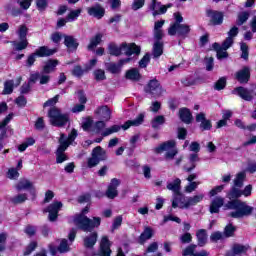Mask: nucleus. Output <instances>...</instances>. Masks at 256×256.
Listing matches in <instances>:
<instances>
[{"label":"nucleus","mask_w":256,"mask_h":256,"mask_svg":"<svg viewBox=\"0 0 256 256\" xmlns=\"http://www.w3.org/2000/svg\"><path fill=\"white\" fill-rule=\"evenodd\" d=\"M223 211H232L228 214V217L232 219H243V217H249L253 215V206H249L247 202L241 200H230L225 203V198L217 196L210 203L209 211L212 215Z\"/></svg>","instance_id":"f257e3e1"},{"label":"nucleus","mask_w":256,"mask_h":256,"mask_svg":"<svg viewBox=\"0 0 256 256\" xmlns=\"http://www.w3.org/2000/svg\"><path fill=\"white\" fill-rule=\"evenodd\" d=\"M87 213H89V207H85L82 212L74 218V224L80 231H83V233H91V231H95V229L101 227V217L95 216L91 219L85 215Z\"/></svg>","instance_id":"f03ea898"},{"label":"nucleus","mask_w":256,"mask_h":256,"mask_svg":"<svg viewBox=\"0 0 256 256\" xmlns=\"http://www.w3.org/2000/svg\"><path fill=\"white\" fill-rule=\"evenodd\" d=\"M145 123V114L140 113L136 119L134 120H127L123 125H112L109 128H107L104 132H102V137H109V135H113V133H119L121 129L124 131H127V129L131 127H139L140 125H143Z\"/></svg>","instance_id":"7ed1b4c3"},{"label":"nucleus","mask_w":256,"mask_h":256,"mask_svg":"<svg viewBox=\"0 0 256 256\" xmlns=\"http://www.w3.org/2000/svg\"><path fill=\"white\" fill-rule=\"evenodd\" d=\"M48 119L52 127L63 128L70 123L71 117L69 113H62L61 109L53 106L48 111Z\"/></svg>","instance_id":"20e7f679"},{"label":"nucleus","mask_w":256,"mask_h":256,"mask_svg":"<svg viewBox=\"0 0 256 256\" xmlns=\"http://www.w3.org/2000/svg\"><path fill=\"white\" fill-rule=\"evenodd\" d=\"M57 53V48H49L47 46H40L34 53L30 54L26 60V66L33 67L37 61V57H51Z\"/></svg>","instance_id":"39448f33"},{"label":"nucleus","mask_w":256,"mask_h":256,"mask_svg":"<svg viewBox=\"0 0 256 256\" xmlns=\"http://www.w3.org/2000/svg\"><path fill=\"white\" fill-rule=\"evenodd\" d=\"M101 161H107V152L101 146H96L92 149L91 157L87 159L88 169L97 167Z\"/></svg>","instance_id":"423d86ee"},{"label":"nucleus","mask_w":256,"mask_h":256,"mask_svg":"<svg viewBox=\"0 0 256 256\" xmlns=\"http://www.w3.org/2000/svg\"><path fill=\"white\" fill-rule=\"evenodd\" d=\"M176 145L177 143L175 142V140H168L157 146L155 148V153L159 154L163 153V151H167L165 154L166 159H175V156L177 155V153H179V151L175 149Z\"/></svg>","instance_id":"0eeeda50"},{"label":"nucleus","mask_w":256,"mask_h":256,"mask_svg":"<svg viewBox=\"0 0 256 256\" xmlns=\"http://www.w3.org/2000/svg\"><path fill=\"white\" fill-rule=\"evenodd\" d=\"M29 33V28L27 25L22 24L19 26L17 35L19 37V42H13L16 51H23L26 47H29V41L27 40V35Z\"/></svg>","instance_id":"6e6552de"},{"label":"nucleus","mask_w":256,"mask_h":256,"mask_svg":"<svg viewBox=\"0 0 256 256\" xmlns=\"http://www.w3.org/2000/svg\"><path fill=\"white\" fill-rule=\"evenodd\" d=\"M144 91L152 97H161V95H163V86L161 85V82L157 80V78H153L148 81L144 87Z\"/></svg>","instance_id":"1a4fd4ad"},{"label":"nucleus","mask_w":256,"mask_h":256,"mask_svg":"<svg viewBox=\"0 0 256 256\" xmlns=\"http://www.w3.org/2000/svg\"><path fill=\"white\" fill-rule=\"evenodd\" d=\"M206 16L209 18V25L212 27L223 25V21H225V13L223 11L209 9L206 11Z\"/></svg>","instance_id":"9d476101"},{"label":"nucleus","mask_w":256,"mask_h":256,"mask_svg":"<svg viewBox=\"0 0 256 256\" xmlns=\"http://www.w3.org/2000/svg\"><path fill=\"white\" fill-rule=\"evenodd\" d=\"M18 5H20V9L27 11L29 7H31V3L33 0H15ZM36 7L38 11H45L49 7V0H36Z\"/></svg>","instance_id":"9b49d317"},{"label":"nucleus","mask_w":256,"mask_h":256,"mask_svg":"<svg viewBox=\"0 0 256 256\" xmlns=\"http://www.w3.org/2000/svg\"><path fill=\"white\" fill-rule=\"evenodd\" d=\"M189 33H191V26L188 24H180L176 26L174 30H172V28H168V35L171 37L177 35L178 37H181V39H187V37H189Z\"/></svg>","instance_id":"f8f14e48"},{"label":"nucleus","mask_w":256,"mask_h":256,"mask_svg":"<svg viewBox=\"0 0 256 256\" xmlns=\"http://www.w3.org/2000/svg\"><path fill=\"white\" fill-rule=\"evenodd\" d=\"M250 248L249 244L243 245L240 243H234L231 249L226 251L225 256L247 255V251H249Z\"/></svg>","instance_id":"ddd939ff"},{"label":"nucleus","mask_w":256,"mask_h":256,"mask_svg":"<svg viewBox=\"0 0 256 256\" xmlns=\"http://www.w3.org/2000/svg\"><path fill=\"white\" fill-rule=\"evenodd\" d=\"M112 253L113 251L111 250V240H109V236H102L98 250V255L111 256Z\"/></svg>","instance_id":"4468645a"},{"label":"nucleus","mask_w":256,"mask_h":256,"mask_svg":"<svg viewBox=\"0 0 256 256\" xmlns=\"http://www.w3.org/2000/svg\"><path fill=\"white\" fill-rule=\"evenodd\" d=\"M17 191H25L28 190L30 195L33 196V198L37 197V190L35 189V186H33V182L29 181L28 179L20 180L16 184Z\"/></svg>","instance_id":"2eb2a0df"},{"label":"nucleus","mask_w":256,"mask_h":256,"mask_svg":"<svg viewBox=\"0 0 256 256\" xmlns=\"http://www.w3.org/2000/svg\"><path fill=\"white\" fill-rule=\"evenodd\" d=\"M196 123H200L199 128L201 131H211L213 129V123H211L210 119H207L203 112L196 115Z\"/></svg>","instance_id":"dca6fc26"},{"label":"nucleus","mask_w":256,"mask_h":256,"mask_svg":"<svg viewBox=\"0 0 256 256\" xmlns=\"http://www.w3.org/2000/svg\"><path fill=\"white\" fill-rule=\"evenodd\" d=\"M62 37L64 38V45L67 47L69 53H74V51L79 49V41H77L75 36L63 34Z\"/></svg>","instance_id":"f3484780"},{"label":"nucleus","mask_w":256,"mask_h":256,"mask_svg":"<svg viewBox=\"0 0 256 256\" xmlns=\"http://www.w3.org/2000/svg\"><path fill=\"white\" fill-rule=\"evenodd\" d=\"M87 13L90 17H94V19H103L105 17V8L97 3L94 6L89 7Z\"/></svg>","instance_id":"a211bd4d"},{"label":"nucleus","mask_w":256,"mask_h":256,"mask_svg":"<svg viewBox=\"0 0 256 256\" xmlns=\"http://www.w3.org/2000/svg\"><path fill=\"white\" fill-rule=\"evenodd\" d=\"M235 79L241 85L249 83V80L251 79V70L249 67L245 66L243 69L237 71L235 74Z\"/></svg>","instance_id":"6ab92c4d"},{"label":"nucleus","mask_w":256,"mask_h":256,"mask_svg":"<svg viewBox=\"0 0 256 256\" xmlns=\"http://www.w3.org/2000/svg\"><path fill=\"white\" fill-rule=\"evenodd\" d=\"M125 47H127L126 42L120 44V46H117L115 42H111L108 44L109 55H111L112 57H121V55H123V52L125 51Z\"/></svg>","instance_id":"aec40b11"},{"label":"nucleus","mask_w":256,"mask_h":256,"mask_svg":"<svg viewBox=\"0 0 256 256\" xmlns=\"http://www.w3.org/2000/svg\"><path fill=\"white\" fill-rule=\"evenodd\" d=\"M121 185V181L117 178H113L108 185V188L106 190V196L108 199H115L119 195V192L117 191V187Z\"/></svg>","instance_id":"412c9836"},{"label":"nucleus","mask_w":256,"mask_h":256,"mask_svg":"<svg viewBox=\"0 0 256 256\" xmlns=\"http://www.w3.org/2000/svg\"><path fill=\"white\" fill-rule=\"evenodd\" d=\"M94 113L101 121H111V109L107 105L98 107Z\"/></svg>","instance_id":"4be33fe9"},{"label":"nucleus","mask_w":256,"mask_h":256,"mask_svg":"<svg viewBox=\"0 0 256 256\" xmlns=\"http://www.w3.org/2000/svg\"><path fill=\"white\" fill-rule=\"evenodd\" d=\"M97 239H99V233L97 231H91L90 235L84 237L83 245L85 249H93L97 245Z\"/></svg>","instance_id":"5701e85b"},{"label":"nucleus","mask_w":256,"mask_h":256,"mask_svg":"<svg viewBox=\"0 0 256 256\" xmlns=\"http://www.w3.org/2000/svg\"><path fill=\"white\" fill-rule=\"evenodd\" d=\"M232 95H238L244 101H253V95L251 92L243 86H238L232 90Z\"/></svg>","instance_id":"b1692460"},{"label":"nucleus","mask_w":256,"mask_h":256,"mask_svg":"<svg viewBox=\"0 0 256 256\" xmlns=\"http://www.w3.org/2000/svg\"><path fill=\"white\" fill-rule=\"evenodd\" d=\"M179 119L182 121V123L191 125V123H193V113H191V110L187 107L180 108Z\"/></svg>","instance_id":"393cba45"},{"label":"nucleus","mask_w":256,"mask_h":256,"mask_svg":"<svg viewBox=\"0 0 256 256\" xmlns=\"http://www.w3.org/2000/svg\"><path fill=\"white\" fill-rule=\"evenodd\" d=\"M153 228L151 226H145L143 232L138 237V243L139 245H145L149 239L153 238L154 235Z\"/></svg>","instance_id":"a878e982"},{"label":"nucleus","mask_w":256,"mask_h":256,"mask_svg":"<svg viewBox=\"0 0 256 256\" xmlns=\"http://www.w3.org/2000/svg\"><path fill=\"white\" fill-rule=\"evenodd\" d=\"M124 54L126 57H131V55H141V46H137L135 43H126V47H124Z\"/></svg>","instance_id":"bb28decb"},{"label":"nucleus","mask_w":256,"mask_h":256,"mask_svg":"<svg viewBox=\"0 0 256 256\" xmlns=\"http://www.w3.org/2000/svg\"><path fill=\"white\" fill-rule=\"evenodd\" d=\"M166 188L169 191H173L174 195H179V197L183 195V193H181V179L179 178H176L173 182H169Z\"/></svg>","instance_id":"cd10ccee"},{"label":"nucleus","mask_w":256,"mask_h":256,"mask_svg":"<svg viewBox=\"0 0 256 256\" xmlns=\"http://www.w3.org/2000/svg\"><path fill=\"white\" fill-rule=\"evenodd\" d=\"M57 65H59V60L57 59H49L46 64L42 68V73L45 75H49V73H53L55 71Z\"/></svg>","instance_id":"c85d7f7f"},{"label":"nucleus","mask_w":256,"mask_h":256,"mask_svg":"<svg viewBox=\"0 0 256 256\" xmlns=\"http://www.w3.org/2000/svg\"><path fill=\"white\" fill-rule=\"evenodd\" d=\"M141 77V72H139V69L137 68H131L125 73V79H128L129 81H141Z\"/></svg>","instance_id":"c756f323"},{"label":"nucleus","mask_w":256,"mask_h":256,"mask_svg":"<svg viewBox=\"0 0 256 256\" xmlns=\"http://www.w3.org/2000/svg\"><path fill=\"white\" fill-rule=\"evenodd\" d=\"M58 143H59V146L56 149V151H60V152H64V153L67 151V149H69V146L71 145L67 139V136L63 133L60 134Z\"/></svg>","instance_id":"7c9ffc66"},{"label":"nucleus","mask_w":256,"mask_h":256,"mask_svg":"<svg viewBox=\"0 0 256 256\" xmlns=\"http://www.w3.org/2000/svg\"><path fill=\"white\" fill-rule=\"evenodd\" d=\"M196 238L198 247H205V245H207V230L199 229L196 232Z\"/></svg>","instance_id":"2f4dec72"},{"label":"nucleus","mask_w":256,"mask_h":256,"mask_svg":"<svg viewBox=\"0 0 256 256\" xmlns=\"http://www.w3.org/2000/svg\"><path fill=\"white\" fill-rule=\"evenodd\" d=\"M103 39V34L97 33L94 37L90 39V43L87 46L88 51H95V47L101 44Z\"/></svg>","instance_id":"473e14b6"},{"label":"nucleus","mask_w":256,"mask_h":256,"mask_svg":"<svg viewBox=\"0 0 256 256\" xmlns=\"http://www.w3.org/2000/svg\"><path fill=\"white\" fill-rule=\"evenodd\" d=\"M61 209H63V202L54 201L44 209V213H47V211H51L52 213H56L57 215H59Z\"/></svg>","instance_id":"72a5a7b5"},{"label":"nucleus","mask_w":256,"mask_h":256,"mask_svg":"<svg viewBox=\"0 0 256 256\" xmlns=\"http://www.w3.org/2000/svg\"><path fill=\"white\" fill-rule=\"evenodd\" d=\"M227 195L228 198L231 199V201H240L239 198L243 196L242 190L237 188V186H233Z\"/></svg>","instance_id":"f704fd0d"},{"label":"nucleus","mask_w":256,"mask_h":256,"mask_svg":"<svg viewBox=\"0 0 256 256\" xmlns=\"http://www.w3.org/2000/svg\"><path fill=\"white\" fill-rule=\"evenodd\" d=\"M201 81H203V78H201V76H197L196 78H184L181 80V83L184 87H193V85H197L201 83Z\"/></svg>","instance_id":"c9c22d12"},{"label":"nucleus","mask_w":256,"mask_h":256,"mask_svg":"<svg viewBox=\"0 0 256 256\" xmlns=\"http://www.w3.org/2000/svg\"><path fill=\"white\" fill-rule=\"evenodd\" d=\"M203 197V194L189 197L188 200L184 203V207L187 209L193 205H197V203H201V201H203Z\"/></svg>","instance_id":"e433bc0d"},{"label":"nucleus","mask_w":256,"mask_h":256,"mask_svg":"<svg viewBox=\"0 0 256 256\" xmlns=\"http://www.w3.org/2000/svg\"><path fill=\"white\" fill-rule=\"evenodd\" d=\"M121 67L119 61L118 63L111 62L106 65V70L112 73V75H119L121 73Z\"/></svg>","instance_id":"4c0bfd02"},{"label":"nucleus","mask_w":256,"mask_h":256,"mask_svg":"<svg viewBox=\"0 0 256 256\" xmlns=\"http://www.w3.org/2000/svg\"><path fill=\"white\" fill-rule=\"evenodd\" d=\"M163 55V42L155 41L153 45V57L155 59L161 57Z\"/></svg>","instance_id":"58836bf2"},{"label":"nucleus","mask_w":256,"mask_h":256,"mask_svg":"<svg viewBox=\"0 0 256 256\" xmlns=\"http://www.w3.org/2000/svg\"><path fill=\"white\" fill-rule=\"evenodd\" d=\"M14 89H15V82L13 80H6L4 82V89L2 91V95H11Z\"/></svg>","instance_id":"ea45409f"},{"label":"nucleus","mask_w":256,"mask_h":256,"mask_svg":"<svg viewBox=\"0 0 256 256\" xmlns=\"http://www.w3.org/2000/svg\"><path fill=\"white\" fill-rule=\"evenodd\" d=\"M170 7H173V4L160 5L159 10H157L156 6L154 9H150V11H153V17H157V15H165V13H167V9H170Z\"/></svg>","instance_id":"a19ab883"},{"label":"nucleus","mask_w":256,"mask_h":256,"mask_svg":"<svg viewBox=\"0 0 256 256\" xmlns=\"http://www.w3.org/2000/svg\"><path fill=\"white\" fill-rule=\"evenodd\" d=\"M165 125V116L158 115L151 120L152 129H159V126Z\"/></svg>","instance_id":"79ce46f5"},{"label":"nucleus","mask_w":256,"mask_h":256,"mask_svg":"<svg viewBox=\"0 0 256 256\" xmlns=\"http://www.w3.org/2000/svg\"><path fill=\"white\" fill-rule=\"evenodd\" d=\"M235 231H237V227H235L233 224H228L224 228L223 236L226 239H229V237H235Z\"/></svg>","instance_id":"37998d69"},{"label":"nucleus","mask_w":256,"mask_h":256,"mask_svg":"<svg viewBox=\"0 0 256 256\" xmlns=\"http://www.w3.org/2000/svg\"><path fill=\"white\" fill-rule=\"evenodd\" d=\"M214 91H223L225 87H227V77L223 76L220 77L215 83H214Z\"/></svg>","instance_id":"c03bdc74"},{"label":"nucleus","mask_w":256,"mask_h":256,"mask_svg":"<svg viewBox=\"0 0 256 256\" xmlns=\"http://www.w3.org/2000/svg\"><path fill=\"white\" fill-rule=\"evenodd\" d=\"M249 16L250 14L247 11L240 12L236 20V25H238V27H241V25H245V23H247V21L249 20Z\"/></svg>","instance_id":"a18cd8bd"},{"label":"nucleus","mask_w":256,"mask_h":256,"mask_svg":"<svg viewBox=\"0 0 256 256\" xmlns=\"http://www.w3.org/2000/svg\"><path fill=\"white\" fill-rule=\"evenodd\" d=\"M57 249H58V252H60V253H69V251H71V247L69 246V242L65 238H63L60 241V244L57 247Z\"/></svg>","instance_id":"49530a36"},{"label":"nucleus","mask_w":256,"mask_h":256,"mask_svg":"<svg viewBox=\"0 0 256 256\" xmlns=\"http://www.w3.org/2000/svg\"><path fill=\"white\" fill-rule=\"evenodd\" d=\"M27 199V194L23 193L12 197L10 201L13 203V205H21V203H25Z\"/></svg>","instance_id":"de8ad7c7"},{"label":"nucleus","mask_w":256,"mask_h":256,"mask_svg":"<svg viewBox=\"0 0 256 256\" xmlns=\"http://www.w3.org/2000/svg\"><path fill=\"white\" fill-rule=\"evenodd\" d=\"M245 177H247L245 172H239L234 179V186L238 187V189H241V187H243V181H245Z\"/></svg>","instance_id":"09e8293b"},{"label":"nucleus","mask_w":256,"mask_h":256,"mask_svg":"<svg viewBox=\"0 0 256 256\" xmlns=\"http://www.w3.org/2000/svg\"><path fill=\"white\" fill-rule=\"evenodd\" d=\"M39 246V244L37 243V241H31L25 248V251L23 253L24 256H29L31 255V253L33 251H35V249H37V247Z\"/></svg>","instance_id":"8fccbe9b"},{"label":"nucleus","mask_w":256,"mask_h":256,"mask_svg":"<svg viewBox=\"0 0 256 256\" xmlns=\"http://www.w3.org/2000/svg\"><path fill=\"white\" fill-rule=\"evenodd\" d=\"M82 9L78 8L76 10H71L70 13L66 16V21H75L81 15Z\"/></svg>","instance_id":"3c124183"},{"label":"nucleus","mask_w":256,"mask_h":256,"mask_svg":"<svg viewBox=\"0 0 256 256\" xmlns=\"http://www.w3.org/2000/svg\"><path fill=\"white\" fill-rule=\"evenodd\" d=\"M174 19L175 22L169 26V29L175 30V28L179 25H182L181 22L183 21V15H181L179 12L174 13Z\"/></svg>","instance_id":"603ef678"},{"label":"nucleus","mask_w":256,"mask_h":256,"mask_svg":"<svg viewBox=\"0 0 256 256\" xmlns=\"http://www.w3.org/2000/svg\"><path fill=\"white\" fill-rule=\"evenodd\" d=\"M240 49L242 51L241 58L244 59L245 61L249 60V46L247 43L242 42L240 44Z\"/></svg>","instance_id":"864d4df0"},{"label":"nucleus","mask_w":256,"mask_h":256,"mask_svg":"<svg viewBox=\"0 0 256 256\" xmlns=\"http://www.w3.org/2000/svg\"><path fill=\"white\" fill-rule=\"evenodd\" d=\"M56 163L61 164L65 163V161H69V156L65 154V152L56 151Z\"/></svg>","instance_id":"5fc2aeb1"},{"label":"nucleus","mask_w":256,"mask_h":256,"mask_svg":"<svg viewBox=\"0 0 256 256\" xmlns=\"http://www.w3.org/2000/svg\"><path fill=\"white\" fill-rule=\"evenodd\" d=\"M72 75L81 79L83 75H85V70L81 67V65H76L72 70Z\"/></svg>","instance_id":"6e6d98bb"},{"label":"nucleus","mask_w":256,"mask_h":256,"mask_svg":"<svg viewBox=\"0 0 256 256\" xmlns=\"http://www.w3.org/2000/svg\"><path fill=\"white\" fill-rule=\"evenodd\" d=\"M151 62V55L149 53H146L141 60L139 61V67L141 69H145L147 65Z\"/></svg>","instance_id":"4d7b16f0"},{"label":"nucleus","mask_w":256,"mask_h":256,"mask_svg":"<svg viewBox=\"0 0 256 256\" xmlns=\"http://www.w3.org/2000/svg\"><path fill=\"white\" fill-rule=\"evenodd\" d=\"M195 249H197V245L190 244L188 247H186L183 250L182 255L183 256H194L195 255Z\"/></svg>","instance_id":"13d9d810"},{"label":"nucleus","mask_w":256,"mask_h":256,"mask_svg":"<svg viewBox=\"0 0 256 256\" xmlns=\"http://www.w3.org/2000/svg\"><path fill=\"white\" fill-rule=\"evenodd\" d=\"M94 79L96 81H105L107 79V76L105 75V70L103 69H97L94 71Z\"/></svg>","instance_id":"bf43d9fd"},{"label":"nucleus","mask_w":256,"mask_h":256,"mask_svg":"<svg viewBox=\"0 0 256 256\" xmlns=\"http://www.w3.org/2000/svg\"><path fill=\"white\" fill-rule=\"evenodd\" d=\"M24 233L28 235V237H35L37 235V228L31 224H28L25 229Z\"/></svg>","instance_id":"052dcab7"},{"label":"nucleus","mask_w":256,"mask_h":256,"mask_svg":"<svg viewBox=\"0 0 256 256\" xmlns=\"http://www.w3.org/2000/svg\"><path fill=\"white\" fill-rule=\"evenodd\" d=\"M145 7V0H134L131 9L132 11H139V9H143Z\"/></svg>","instance_id":"680f3d73"},{"label":"nucleus","mask_w":256,"mask_h":256,"mask_svg":"<svg viewBox=\"0 0 256 256\" xmlns=\"http://www.w3.org/2000/svg\"><path fill=\"white\" fill-rule=\"evenodd\" d=\"M177 138L180 141H185V139H187V128L178 127V129H177Z\"/></svg>","instance_id":"e2e57ef3"},{"label":"nucleus","mask_w":256,"mask_h":256,"mask_svg":"<svg viewBox=\"0 0 256 256\" xmlns=\"http://www.w3.org/2000/svg\"><path fill=\"white\" fill-rule=\"evenodd\" d=\"M183 199H185V196L183 194L174 195V199L172 201V209H177L179 207V203H183Z\"/></svg>","instance_id":"0e129e2a"},{"label":"nucleus","mask_w":256,"mask_h":256,"mask_svg":"<svg viewBox=\"0 0 256 256\" xmlns=\"http://www.w3.org/2000/svg\"><path fill=\"white\" fill-rule=\"evenodd\" d=\"M225 236H223V234L221 233V231H216V232H213L211 235H210V241L212 243H217V241H221V239H223Z\"/></svg>","instance_id":"69168bd1"},{"label":"nucleus","mask_w":256,"mask_h":256,"mask_svg":"<svg viewBox=\"0 0 256 256\" xmlns=\"http://www.w3.org/2000/svg\"><path fill=\"white\" fill-rule=\"evenodd\" d=\"M15 103L17 104L18 107H26L27 106V98H25L23 95L18 96L15 99Z\"/></svg>","instance_id":"338daca9"},{"label":"nucleus","mask_w":256,"mask_h":256,"mask_svg":"<svg viewBox=\"0 0 256 256\" xmlns=\"http://www.w3.org/2000/svg\"><path fill=\"white\" fill-rule=\"evenodd\" d=\"M180 241L183 244L191 243V241H193V236H191V233L186 232L180 237Z\"/></svg>","instance_id":"774afa93"}]
</instances>
